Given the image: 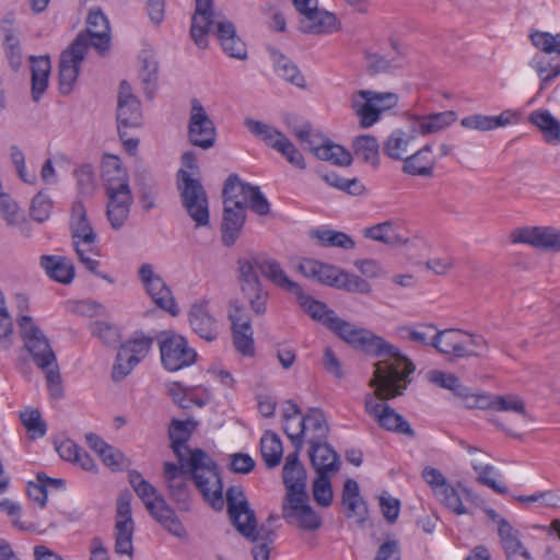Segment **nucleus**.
<instances>
[{"label": "nucleus", "mask_w": 560, "mask_h": 560, "mask_svg": "<svg viewBox=\"0 0 560 560\" xmlns=\"http://www.w3.org/2000/svg\"><path fill=\"white\" fill-rule=\"evenodd\" d=\"M371 386L375 390L374 395H368L365 398L366 413L383 430L413 438L416 432L409 422L386 402L390 398H383L377 394V384H371Z\"/></svg>", "instance_id": "nucleus-7"}, {"label": "nucleus", "mask_w": 560, "mask_h": 560, "mask_svg": "<svg viewBox=\"0 0 560 560\" xmlns=\"http://www.w3.org/2000/svg\"><path fill=\"white\" fill-rule=\"evenodd\" d=\"M457 115L454 110H446L424 116L415 117V126L419 133L427 136L436 133L454 124Z\"/></svg>", "instance_id": "nucleus-40"}, {"label": "nucleus", "mask_w": 560, "mask_h": 560, "mask_svg": "<svg viewBox=\"0 0 560 560\" xmlns=\"http://www.w3.org/2000/svg\"><path fill=\"white\" fill-rule=\"evenodd\" d=\"M40 267L51 279L63 284L70 283L74 278V267L63 256L44 255L40 257Z\"/></svg>", "instance_id": "nucleus-38"}, {"label": "nucleus", "mask_w": 560, "mask_h": 560, "mask_svg": "<svg viewBox=\"0 0 560 560\" xmlns=\"http://www.w3.org/2000/svg\"><path fill=\"white\" fill-rule=\"evenodd\" d=\"M117 124L121 128H139L142 124L140 102L133 96L131 86L122 81L119 86Z\"/></svg>", "instance_id": "nucleus-21"}, {"label": "nucleus", "mask_w": 560, "mask_h": 560, "mask_svg": "<svg viewBox=\"0 0 560 560\" xmlns=\"http://www.w3.org/2000/svg\"><path fill=\"white\" fill-rule=\"evenodd\" d=\"M273 66L277 74L284 81L300 89H305L307 83L305 77L301 73L298 66L284 55L273 51Z\"/></svg>", "instance_id": "nucleus-46"}, {"label": "nucleus", "mask_w": 560, "mask_h": 560, "mask_svg": "<svg viewBox=\"0 0 560 560\" xmlns=\"http://www.w3.org/2000/svg\"><path fill=\"white\" fill-rule=\"evenodd\" d=\"M255 265V257L237 259V281L240 290L262 284Z\"/></svg>", "instance_id": "nucleus-57"}, {"label": "nucleus", "mask_w": 560, "mask_h": 560, "mask_svg": "<svg viewBox=\"0 0 560 560\" xmlns=\"http://www.w3.org/2000/svg\"><path fill=\"white\" fill-rule=\"evenodd\" d=\"M533 45L545 54L556 52L560 56V32L556 35L549 32L536 31L530 34Z\"/></svg>", "instance_id": "nucleus-62"}, {"label": "nucleus", "mask_w": 560, "mask_h": 560, "mask_svg": "<svg viewBox=\"0 0 560 560\" xmlns=\"http://www.w3.org/2000/svg\"><path fill=\"white\" fill-rule=\"evenodd\" d=\"M299 430L302 431V438L305 435L308 440L324 441L328 425L322 411L318 409H311L308 413L301 418Z\"/></svg>", "instance_id": "nucleus-45"}, {"label": "nucleus", "mask_w": 560, "mask_h": 560, "mask_svg": "<svg viewBox=\"0 0 560 560\" xmlns=\"http://www.w3.org/2000/svg\"><path fill=\"white\" fill-rule=\"evenodd\" d=\"M102 177L105 189L124 188L129 185L128 174L117 159L104 164Z\"/></svg>", "instance_id": "nucleus-53"}, {"label": "nucleus", "mask_w": 560, "mask_h": 560, "mask_svg": "<svg viewBox=\"0 0 560 560\" xmlns=\"http://www.w3.org/2000/svg\"><path fill=\"white\" fill-rule=\"evenodd\" d=\"M490 409L497 411H513L525 416V404L516 395L494 396L491 398Z\"/></svg>", "instance_id": "nucleus-64"}, {"label": "nucleus", "mask_w": 560, "mask_h": 560, "mask_svg": "<svg viewBox=\"0 0 560 560\" xmlns=\"http://www.w3.org/2000/svg\"><path fill=\"white\" fill-rule=\"evenodd\" d=\"M89 50V38L79 33L70 46L63 50L59 59V89L69 94L79 77L81 63Z\"/></svg>", "instance_id": "nucleus-10"}, {"label": "nucleus", "mask_w": 560, "mask_h": 560, "mask_svg": "<svg viewBox=\"0 0 560 560\" xmlns=\"http://www.w3.org/2000/svg\"><path fill=\"white\" fill-rule=\"evenodd\" d=\"M312 493L317 504L322 506H329L331 504L334 493L329 474H317L313 482Z\"/></svg>", "instance_id": "nucleus-60"}, {"label": "nucleus", "mask_w": 560, "mask_h": 560, "mask_svg": "<svg viewBox=\"0 0 560 560\" xmlns=\"http://www.w3.org/2000/svg\"><path fill=\"white\" fill-rule=\"evenodd\" d=\"M283 418V431L288 439L291 441L294 448L302 450L303 440L302 431L299 430L301 422V409L292 400L287 401V406L282 412Z\"/></svg>", "instance_id": "nucleus-43"}, {"label": "nucleus", "mask_w": 560, "mask_h": 560, "mask_svg": "<svg viewBox=\"0 0 560 560\" xmlns=\"http://www.w3.org/2000/svg\"><path fill=\"white\" fill-rule=\"evenodd\" d=\"M160 352L162 363L168 371H178L189 366L197 358L196 351L188 346L187 340L173 331L163 332Z\"/></svg>", "instance_id": "nucleus-11"}, {"label": "nucleus", "mask_w": 560, "mask_h": 560, "mask_svg": "<svg viewBox=\"0 0 560 560\" xmlns=\"http://www.w3.org/2000/svg\"><path fill=\"white\" fill-rule=\"evenodd\" d=\"M167 532L176 537H186L187 533L175 512L165 503L151 514Z\"/></svg>", "instance_id": "nucleus-54"}, {"label": "nucleus", "mask_w": 560, "mask_h": 560, "mask_svg": "<svg viewBox=\"0 0 560 560\" xmlns=\"http://www.w3.org/2000/svg\"><path fill=\"white\" fill-rule=\"evenodd\" d=\"M30 61L32 62V97L38 102L48 86L50 59L48 56H31Z\"/></svg>", "instance_id": "nucleus-42"}, {"label": "nucleus", "mask_w": 560, "mask_h": 560, "mask_svg": "<svg viewBox=\"0 0 560 560\" xmlns=\"http://www.w3.org/2000/svg\"><path fill=\"white\" fill-rule=\"evenodd\" d=\"M195 428L196 423L192 420H173L168 429L171 447L178 463L188 459L194 482L205 500L212 505L217 501L222 503V482L215 463L205 451L189 450L187 446Z\"/></svg>", "instance_id": "nucleus-2"}, {"label": "nucleus", "mask_w": 560, "mask_h": 560, "mask_svg": "<svg viewBox=\"0 0 560 560\" xmlns=\"http://www.w3.org/2000/svg\"><path fill=\"white\" fill-rule=\"evenodd\" d=\"M412 137L408 132L395 129L383 142V153L392 160L404 161Z\"/></svg>", "instance_id": "nucleus-49"}, {"label": "nucleus", "mask_w": 560, "mask_h": 560, "mask_svg": "<svg viewBox=\"0 0 560 560\" xmlns=\"http://www.w3.org/2000/svg\"><path fill=\"white\" fill-rule=\"evenodd\" d=\"M512 243L532 245L538 249L560 252V231L550 226L521 228L511 232Z\"/></svg>", "instance_id": "nucleus-20"}, {"label": "nucleus", "mask_w": 560, "mask_h": 560, "mask_svg": "<svg viewBox=\"0 0 560 560\" xmlns=\"http://www.w3.org/2000/svg\"><path fill=\"white\" fill-rule=\"evenodd\" d=\"M528 121L539 129L547 143H560V121L548 109L539 108L532 112Z\"/></svg>", "instance_id": "nucleus-36"}, {"label": "nucleus", "mask_w": 560, "mask_h": 560, "mask_svg": "<svg viewBox=\"0 0 560 560\" xmlns=\"http://www.w3.org/2000/svg\"><path fill=\"white\" fill-rule=\"evenodd\" d=\"M464 335H466V332L459 329H436L433 334L432 347L435 348L440 353L452 355L458 359L478 355L475 350L467 348V343L463 339Z\"/></svg>", "instance_id": "nucleus-24"}, {"label": "nucleus", "mask_w": 560, "mask_h": 560, "mask_svg": "<svg viewBox=\"0 0 560 560\" xmlns=\"http://www.w3.org/2000/svg\"><path fill=\"white\" fill-rule=\"evenodd\" d=\"M246 218V209L224 206L222 222V241L231 246L237 240Z\"/></svg>", "instance_id": "nucleus-39"}, {"label": "nucleus", "mask_w": 560, "mask_h": 560, "mask_svg": "<svg viewBox=\"0 0 560 560\" xmlns=\"http://www.w3.org/2000/svg\"><path fill=\"white\" fill-rule=\"evenodd\" d=\"M362 65L366 72L376 74L389 71L393 67V61L374 51L372 47H364L362 49Z\"/></svg>", "instance_id": "nucleus-58"}, {"label": "nucleus", "mask_w": 560, "mask_h": 560, "mask_svg": "<svg viewBox=\"0 0 560 560\" xmlns=\"http://www.w3.org/2000/svg\"><path fill=\"white\" fill-rule=\"evenodd\" d=\"M72 241L83 240L84 242H96V234L88 219L85 207L81 201H77L72 206L70 221Z\"/></svg>", "instance_id": "nucleus-41"}, {"label": "nucleus", "mask_w": 560, "mask_h": 560, "mask_svg": "<svg viewBox=\"0 0 560 560\" xmlns=\"http://www.w3.org/2000/svg\"><path fill=\"white\" fill-rule=\"evenodd\" d=\"M516 114L512 110H503L498 116H488L481 114H474L464 117L460 125L467 129H475L479 131H490L499 127H505L513 122Z\"/></svg>", "instance_id": "nucleus-35"}, {"label": "nucleus", "mask_w": 560, "mask_h": 560, "mask_svg": "<svg viewBox=\"0 0 560 560\" xmlns=\"http://www.w3.org/2000/svg\"><path fill=\"white\" fill-rule=\"evenodd\" d=\"M189 323L192 330L202 339L213 341L217 339L219 328L215 318L209 313L206 305L195 304L189 312Z\"/></svg>", "instance_id": "nucleus-33"}, {"label": "nucleus", "mask_w": 560, "mask_h": 560, "mask_svg": "<svg viewBox=\"0 0 560 560\" xmlns=\"http://www.w3.org/2000/svg\"><path fill=\"white\" fill-rule=\"evenodd\" d=\"M282 517L289 525L303 530H316L322 526L320 516L310 505L308 494L283 498Z\"/></svg>", "instance_id": "nucleus-14"}, {"label": "nucleus", "mask_w": 560, "mask_h": 560, "mask_svg": "<svg viewBox=\"0 0 560 560\" xmlns=\"http://www.w3.org/2000/svg\"><path fill=\"white\" fill-rule=\"evenodd\" d=\"M219 15L213 12L212 0H196V9L191 19L190 36L195 44L205 49L208 46V33L211 25L215 24V36L220 44L225 38L236 35L235 26L228 20H217Z\"/></svg>", "instance_id": "nucleus-4"}, {"label": "nucleus", "mask_w": 560, "mask_h": 560, "mask_svg": "<svg viewBox=\"0 0 560 560\" xmlns=\"http://www.w3.org/2000/svg\"><path fill=\"white\" fill-rule=\"evenodd\" d=\"M285 124L292 135H294L301 142L304 149L307 150L313 136H317L311 124L306 120L300 119L298 116L288 115Z\"/></svg>", "instance_id": "nucleus-59"}, {"label": "nucleus", "mask_w": 560, "mask_h": 560, "mask_svg": "<svg viewBox=\"0 0 560 560\" xmlns=\"http://www.w3.org/2000/svg\"><path fill=\"white\" fill-rule=\"evenodd\" d=\"M108 198L106 214L114 229H120L130 211L132 195L129 185L124 188L105 189Z\"/></svg>", "instance_id": "nucleus-26"}, {"label": "nucleus", "mask_w": 560, "mask_h": 560, "mask_svg": "<svg viewBox=\"0 0 560 560\" xmlns=\"http://www.w3.org/2000/svg\"><path fill=\"white\" fill-rule=\"evenodd\" d=\"M255 265L261 275L273 285L291 294L299 292L300 284L288 277L281 265L276 259L256 256Z\"/></svg>", "instance_id": "nucleus-29"}, {"label": "nucleus", "mask_w": 560, "mask_h": 560, "mask_svg": "<svg viewBox=\"0 0 560 560\" xmlns=\"http://www.w3.org/2000/svg\"><path fill=\"white\" fill-rule=\"evenodd\" d=\"M299 271L306 278L337 288L347 287L349 282L348 273L314 259H303L299 265Z\"/></svg>", "instance_id": "nucleus-23"}, {"label": "nucleus", "mask_w": 560, "mask_h": 560, "mask_svg": "<svg viewBox=\"0 0 560 560\" xmlns=\"http://www.w3.org/2000/svg\"><path fill=\"white\" fill-rule=\"evenodd\" d=\"M435 164L432 145L425 144L404 160L402 172L411 176L432 177Z\"/></svg>", "instance_id": "nucleus-32"}, {"label": "nucleus", "mask_w": 560, "mask_h": 560, "mask_svg": "<svg viewBox=\"0 0 560 560\" xmlns=\"http://www.w3.org/2000/svg\"><path fill=\"white\" fill-rule=\"evenodd\" d=\"M436 328L431 324H418L415 326H400L396 329L397 336L422 346H433V334Z\"/></svg>", "instance_id": "nucleus-51"}, {"label": "nucleus", "mask_w": 560, "mask_h": 560, "mask_svg": "<svg viewBox=\"0 0 560 560\" xmlns=\"http://www.w3.org/2000/svg\"><path fill=\"white\" fill-rule=\"evenodd\" d=\"M18 325L24 347L32 355L35 364L42 370L56 364V355L49 340L37 327L34 319L28 315H20Z\"/></svg>", "instance_id": "nucleus-8"}, {"label": "nucleus", "mask_w": 560, "mask_h": 560, "mask_svg": "<svg viewBox=\"0 0 560 560\" xmlns=\"http://www.w3.org/2000/svg\"><path fill=\"white\" fill-rule=\"evenodd\" d=\"M260 453L267 468L277 467L283 457V446L279 435L266 431L260 439Z\"/></svg>", "instance_id": "nucleus-48"}, {"label": "nucleus", "mask_w": 560, "mask_h": 560, "mask_svg": "<svg viewBox=\"0 0 560 560\" xmlns=\"http://www.w3.org/2000/svg\"><path fill=\"white\" fill-rule=\"evenodd\" d=\"M253 187L250 184L241 182L237 175H230L222 191L224 206L246 209Z\"/></svg>", "instance_id": "nucleus-37"}, {"label": "nucleus", "mask_w": 560, "mask_h": 560, "mask_svg": "<svg viewBox=\"0 0 560 560\" xmlns=\"http://www.w3.org/2000/svg\"><path fill=\"white\" fill-rule=\"evenodd\" d=\"M129 482L150 514L159 510L160 505L166 503L164 498L158 493L155 487L145 480L138 471L132 470L129 472Z\"/></svg>", "instance_id": "nucleus-34"}, {"label": "nucleus", "mask_w": 560, "mask_h": 560, "mask_svg": "<svg viewBox=\"0 0 560 560\" xmlns=\"http://www.w3.org/2000/svg\"><path fill=\"white\" fill-rule=\"evenodd\" d=\"M435 497L456 515L470 514L471 512L463 503L462 489H456L452 485L446 486L435 494Z\"/></svg>", "instance_id": "nucleus-55"}, {"label": "nucleus", "mask_w": 560, "mask_h": 560, "mask_svg": "<svg viewBox=\"0 0 560 560\" xmlns=\"http://www.w3.org/2000/svg\"><path fill=\"white\" fill-rule=\"evenodd\" d=\"M352 149L358 160L376 168L380 164V144L371 135L357 136L352 141Z\"/></svg>", "instance_id": "nucleus-44"}, {"label": "nucleus", "mask_w": 560, "mask_h": 560, "mask_svg": "<svg viewBox=\"0 0 560 560\" xmlns=\"http://www.w3.org/2000/svg\"><path fill=\"white\" fill-rule=\"evenodd\" d=\"M152 345V337L135 332L118 350L112 372L113 380L119 382L129 375L135 366L148 355Z\"/></svg>", "instance_id": "nucleus-9"}, {"label": "nucleus", "mask_w": 560, "mask_h": 560, "mask_svg": "<svg viewBox=\"0 0 560 560\" xmlns=\"http://www.w3.org/2000/svg\"><path fill=\"white\" fill-rule=\"evenodd\" d=\"M74 250L78 255L79 261L84 265V267L94 273L97 277H101L108 282H112V279L107 275H102L97 268L100 266V261L94 259L93 257L98 256V249L95 245L96 242H84L83 240L72 241Z\"/></svg>", "instance_id": "nucleus-50"}, {"label": "nucleus", "mask_w": 560, "mask_h": 560, "mask_svg": "<svg viewBox=\"0 0 560 560\" xmlns=\"http://www.w3.org/2000/svg\"><path fill=\"white\" fill-rule=\"evenodd\" d=\"M241 292L254 315L264 316L267 313L269 292L264 288V284L246 288Z\"/></svg>", "instance_id": "nucleus-52"}, {"label": "nucleus", "mask_w": 560, "mask_h": 560, "mask_svg": "<svg viewBox=\"0 0 560 560\" xmlns=\"http://www.w3.org/2000/svg\"><path fill=\"white\" fill-rule=\"evenodd\" d=\"M163 476L170 498L179 504L182 510H188L189 481L190 479L194 480L188 459L179 463V465L165 462Z\"/></svg>", "instance_id": "nucleus-16"}, {"label": "nucleus", "mask_w": 560, "mask_h": 560, "mask_svg": "<svg viewBox=\"0 0 560 560\" xmlns=\"http://www.w3.org/2000/svg\"><path fill=\"white\" fill-rule=\"evenodd\" d=\"M307 150L313 152L317 159L328 161L334 165L343 166L350 164V152L331 140L325 139L320 133L312 137Z\"/></svg>", "instance_id": "nucleus-28"}, {"label": "nucleus", "mask_w": 560, "mask_h": 560, "mask_svg": "<svg viewBox=\"0 0 560 560\" xmlns=\"http://www.w3.org/2000/svg\"><path fill=\"white\" fill-rule=\"evenodd\" d=\"M189 142L203 150L212 148L217 140V129L199 100H191L188 121Z\"/></svg>", "instance_id": "nucleus-13"}, {"label": "nucleus", "mask_w": 560, "mask_h": 560, "mask_svg": "<svg viewBox=\"0 0 560 560\" xmlns=\"http://www.w3.org/2000/svg\"><path fill=\"white\" fill-rule=\"evenodd\" d=\"M312 240L318 242L324 247H342L347 248L350 243V236L346 233L337 232L329 229H313L310 231Z\"/></svg>", "instance_id": "nucleus-56"}, {"label": "nucleus", "mask_w": 560, "mask_h": 560, "mask_svg": "<svg viewBox=\"0 0 560 560\" xmlns=\"http://www.w3.org/2000/svg\"><path fill=\"white\" fill-rule=\"evenodd\" d=\"M293 295H295L299 304L312 318L323 323L346 342H350V325L337 317L334 311L327 308L326 304L304 293L301 285L299 287V292L293 293Z\"/></svg>", "instance_id": "nucleus-15"}, {"label": "nucleus", "mask_w": 560, "mask_h": 560, "mask_svg": "<svg viewBox=\"0 0 560 560\" xmlns=\"http://www.w3.org/2000/svg\"><path fill=\"white\" fill-rule=\"evenodd\" d=\"M86 31L82 32L100 54H104L110 46V27L106 15L101 9H91L86 19Z\"/></svg>", "instance_id": "nucleus-25"}, {"label": "nucleus", "mask_w": 560, "mask_h": 560, "mask_svg": "<svg viewBox=\"0 0 560 560\" xmlns=\"http://www.w3.org/2000/svg\"><path fill=\"white\" fill-rule=\"evenodd\" d=\"M302 15L300 31L305 34L330 33L337 28V19L326 10L318 9L317 0H291Z\"/></svg>", "instance_id": "nucleus-12"}, {"label": "nucleus", "mask_w": 560, "mask_h": 560, "mask_svg": "<svg viewBox=\"0 0 560 560\" xmlns=\"http://www.w3.org/2000/svg\"><path fill=\"white\" fill-rule=\"evenodd\" d=\"M228 512L237 532L252 541L272 542L275 534L271 525L267 523L257 528V521L253 510L249 509L244 493L237 488H230L226 492Z\"/></svg>", "instance_id": "nucleus-3"}, {"label": "nucleus", "mask_w": 560, "mask_h": 560, "mask_svg": "<svg viewBox=\"0 0 560 560\" xmlns=\"http://www.w3.org/2000/svg\"><path fill=\"white\" fill-rule=\"evenodd\" d=\"M229 318L232 324L235 349L245 357H253L255 354V343L250 318L238 302L230 303Z\"/></svg>", "instance_id": "nucleus-18"}, {"label": "nucleus", "mask_w": 560, "mask_h": 560, "mask_svg": "<svg viewBox=\"0 0 560 560\" xmlns=\"http://www.w3.org/2000/svg\"><path fill=\"white\" fill-rule=\"evenodd\" d=\"M308 455L317 474H335L340 468L339 456L325 441L308 440Z\"/></svg>", "instance_id": "nucleus-27"}, {"label": "nucleus", "mask_w": 560, "mask_h": 560, "mask_svg": "<svg viewBox=\"0 0 560 560\" xmlns=\"http://www.w3.org/2000/svg\"><path fill=\"white\" fill-rule=\"evenodd\" d=\"M363 235L386 245H405L408 242L406 228L397 221H385L366 228L363 230Z\"/></svg>", "instance_id": "nucleus-31"}, {"label": "nucleus", "mask_w": 560, "mask_h": 560, "mask_svg": "<svg viewBox=\"0 0 560 560\" xmlns=\"http://www.w3.org/2000/svg\"><path fill=\"white\" fill-rule=\"evenodd\" d=\"M131 495L121 494L117 500L116 524H115V551L119 555L132 556V537L135 522L131 516Z\"/></svg>", "instance_id": "nucleus-17"}, {"label": "nucleus", "mask_w": 560, "mask_h": 560, "mask_svg": "<svg viewBox=\"0 0 560 560\" xmlns=\"http://www.w3.org/2000/svg\"><path fill=\"white\" fill-rule=\"evenodd\" d=\"M301 450L294 448V452L289 453L285 457V463L282 468V479L285 487L284 498H293L306 494V471L304 466L299 460Z\"/></svg>", "instance_id": "nucleus-22"}, {"label": "nucleus", "mask_w": 560, "mask_h": 560, "mask_svg": "<svg viewBox=\"0 0 560 560\" xmlns=\"http://www.w3.org/2000/svg\"><path fill=\"white\" fill-rule=\"evenodd\" d=\"M177 177V188L184 209L196 228L207 226L210 221L209 202L201 182L192 178L185 170H179Z\"/></svg>", "instance_id": "nucleus-5"}, {"label": "nucleus", "mask_w": 560, "mask_h": 560, "mask_svg": "<svg viewBox=\"0 0 560 560\" xmlns=\"http://www.w3.org/2000/svg\"><path fill=\"white\" fill-rule=\"evenodd\" d=\"M138 273L148 294L156 306L170 313L172 316H176L179 313V310L172 291L164 280L154 273L153 267L150 264H143L139 268Z\"/></svg>", "instance_id": "nucleus-19"}, {"label": "nucleus", "mask_w": 560, "mask_h": 560, "mask_svg": "<svg viewBox=\"0 0 560 560\" xmlns=\"http://www.w3.org/2000/svg\"><path fill=\"white\" fill-rule=\"evenodd\" d=\"M471 466L474 470L478 474V482L491 488L497 493H508V487L498 483L495 479L492 478V476L497 475L495 468L493 466L483 465L478 459H472Z\"/></svg>", "instance_id": "nucleus-61"}, {"label": "nucleus", "mask_w": 560, "mask_h": 560, "mask_svg": "<svg viewBox=\"0 0 560 560\" xmlns=\"http://www.w3.org/2000/svg\"><path fill=\"white\" fill-rule=\"evenodd\" d=\"M352 349L373 358H382L374 363V376L370 384H377V394L383 398L404 395L412 382L415 363L400 349L373 331L352 327Z\"/></svg>", "instance_id": "nucleus-1"}, {"label": "nucleus", "mask_w": 560, "mask_h": 560, "mask_svg": "<svg viewBox=\"0 0 560 560\" xmlns=\"http://www.w3.org/2000/svg\"><path fill=\"white\" fill-rule=\"evenodd\" d=\"M357 94L363 100L353 106L359 127L362 129L373 127L384 113L395 108L399 102L398 95L392 92L360 90Z\"/></svg>", "instance_id": "nucleus-6"}, {"label": "nucleus", "mask_w": 560, "mask_h": 560, "mask_svg": "<svg viewBox=\"0 0 560 560\" xmlns=\"http://www.w3.org/2000/svg\"><path fill=\"white\" fill-rule=\"evenodd\" d=\"M427 378L430 383L445 389H450L456 395L459 390H463V384L459 378L452 374L445 373L440 370H431L427 374Z\"/></svg>", "instance_id": "nucleus-63"}, {"label": "nucleus", "mask_w": 560, "mask_h": 560, "mask_svg": "<svg viewBox=\"0 0 560 560\" xmlns=\"http://www.w3.org/2000/svg\"><path fill=\"white\" fill-rule=\"evenodd\" d=\"M244 125L253 136L259 138L266 145L276 151H278V148H280L287 139L282 132L260 120L246 118Z\"/></svg>", "instance_id": "nucleus-47"}, {"label": "nucleus", "mask_w": 560, "mask_h": 560, "mask_svg": "<svg viewBox=\"0 0 560 560\" xmlns=\"http://www.w3.org/2000/svg\"><path fill=\"white\" fill-rule=\"evenodd\" d=\"M498 535L508 560H533L520 539V532L506 520L499 521Z\"/></svg>", "instance_id": "nucleus-30"}]
</instances>
